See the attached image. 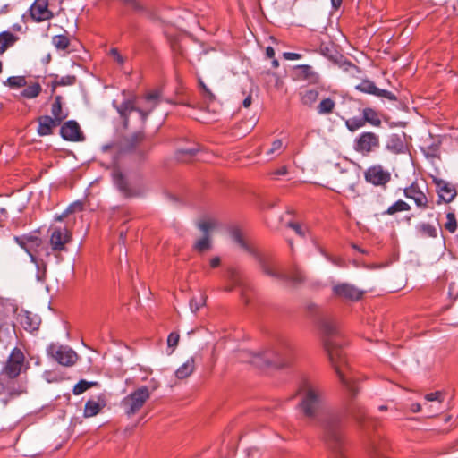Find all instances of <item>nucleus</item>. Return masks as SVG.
<instances>
[{"label":"nucleus","instance_id":"obj_1","mask_svg":"<svg viewBox=\"0 0 458 458\" xmlns=\"http://www.w3.org/2000/svg\"><path fill=\"white\" fill-rule=\"evenodd\" d=\"M322 330L326 335L324 346L335 373L343 386L345 387L350 398H354L359 392L356 386L358 378L347 364L338 343L335 337L338 336L339 327L336 322L326 320L322 323Z\"/></svg>","mask_w":458,"mask_h":458},{"label":"nucleus","instance_id":"obj_2","mask_svg":"<svg viewBox=\"0 0 458 458\" xmlns=\"http://www.w3.org/2000/svg\"><path fill=\"white\" fill-rule=\"evenodd\" d=\"M82 210L81 202H74L65 211L55 217V223L49 228V244L52 251L62 252L66 250V244L72 239V227L75 218L72 214Z\"/></svg>","mask_w":458,"mask_h":458},{"label":"nucleus","instance_id":"obj_3","mask_svg":"<svg viewBox=\"0 0 458 458\" xmlns=\"http://www.w3.org/2000/svg\"><path fill=\"white\" fill-rule=\"evenodd\" d=\"M299 394L301 397V411L306 417L314 418L323 403L322 388L314 382L306 381L301 386Z\"/></svg>","mask_w":458,"mask_h":458},{"label":"nucleus","instance_id":"obj_4","mask_svg":"<svg viewBox=\"0 0 458 458\" xmlns=\"http://www.w3.org/2000/svg\"><path fill=\"white\" fill-rule=\"evenodd\" d=\"M239 359L242 362H250L256 367L262 368L267 365L283 367L285 361L282 354L276 350H267L261 353L250 351H242L239 353Z\"/></svg>","mask_w":458,"mask_h":458},{"label":"nucleus","instance_id":"obj_5","mask_svg":"<svg viewBox=\"0 0 458 458\" xmlns=\"http://www.w3.org/2000/svg\"><path fill=\"white\" fill-rule=\"evenodd\" d=\"M150 397V391L147 386H140L126 395L121 402V406L128 416L136 414Z\"/></svg>","mask_w":458,"mask_h":458},{"label":"nucleus","instance_id":"obj_6","mask_svg":"<svg viewBox=\"0 0 458 458\" xmlns=\"http://www.w3.org/2000/svg\"><path fill=\"white\" fill-rule=\"evenodd\" d=\"M47 353L59 364L66 367L72 366L78 360V354L69 346L51 344L47 347Z\"/></svg>","mask_w":458,"mask_h":458},{"label":"nucleus","instance_id":"obj_7","mask_svg":"<svg viewBox=\"0 0 458 458\" xmlns=\"http://www.w3.org/2000/svg\"><path fill=\"white\" fill-rule=\"evenodd\" d=\"M262 271L272 277H275L276 279L289 282L293 285H298L304 282L305 276L299 268H294L291 273H286L283 270L277 269L272 265L269 264H263L262 265Z\"/></svg>","mask_w":458,"mask_h":458},{"label":"nucleus","instance_id":"obj_8","mask_svg":"<svg viewBox=\"0 0 458 458\" xmlns=\"http://www.w3.org/2000/svg\"><path fill=\"white\" fill-rule=\"evenodd\" d=\"M379 146V136L372 131L362 132L354 140V149L363 156L376 151Z\"/></svg>","mask_w":458,"mask_h":458},{"label":"nucleus","instance_id":"obj_9","mask_svg":"<svg viewBox=\"0 0 458 458\" xmlns=\"http://www.w3.org/2000/svg\"><path fill=\"white\" fill-rule=\"evenodd\" d=\"M358 178V174L354 169H342L333 175L334 187L332 189L337 192L346 189L353 190Z\"/></svg>","mask_w":458,"mask_h":458},{"label":"nucleus","instance_id":"obj_10","mask_svg":"<svg viewBox=\"0 0 458 458\" xmlns=\"http://www.w3.org/2000/svg\"><path fill=\"white\" fill-rule=\"evenodd\" d=\"M21 247L30 255L31 260L36 262L37 258H42L44 255L48 257L50 253L42 246V241L38 236H27L18 240Z\"/></svg>","mask_w":458,"mask_h":458},{"label":"nucleus","instance_id":"obj_11","mask_svg":"<svg viewBox=\"0 0 458 458\" xmlns=\"http://www.w3.org/2000/svg\"><path fill=\"white\" fill-rule=\"evenodd\" d=\"M24 354L19 348H14L8 357L4 368V373L10 378H15L21 371L24 363Z\"/></svg>","mask_w":458,"mask_h":458},{"label":"nucleus","instance_id":"obj_12","mask_svg":"<svg viewBox=\"0 0 458 458\" xmlns=\"http://www.w3.org/2000/svg\"><path fill=\"white\" fill-rule=\"evenodd\" d=\"M390 173L380 165H373L365 172L366 181L374 185H385L390 181Z\"/></svg>","mask_w":458,"mask_h":458},{"label":"nucleus","instance_id":"obj_13","mask_svg":"<svg viewBox=\"0 0 458 458\" xmlns=\"http://www.w3.org/2000/svg\"><path fill=\"white\" fill-rule=\"evenodd\" d=\"M31 18L37 22L50 20L53 13L48 9L47 0H35L30 9Z\"/></svg>","mask_w":458,"mask_h":458},{"label":"nucleus","instance_id":"obj_14","mask_svg":"<svg viewBox=\"0 0 458 458\" xmlns=\"http://www.w3.org/2000/svg\"><path fill=\"white\" fill-rule=\"evenodd\" d=\"M333 291L335 295L337 297L351 301H357L363 294V292L349 284H340L335 285Z\"/></svg>","mask_w":458,"mask_h":458},{"label":"nucleus","instance_id":"obj_15","mask_svg":"<svg viewBox=\"0 0 458 458\" xmlns=\"http://www.w3.org/2000/svg\"><path fill=\"white\" fill-rule=\"evenodd\" d=\"M356 89L364 93L386 98L389 100H396V97L392 92L378 89L376 87L374 82L369 80L362 81L359 85L356 86Z\"/></svg>","mask_w":458,"mask_h":458},{"label":"nucleus","instance_id":"obj_16","mask_svg":"<svg viewBox=\"0 0 458 458\" xmlns=\"http://www.w3.org/2000/svg\"><path fill=\"white\" fill-rule=\"evenodd\" d=\"M61 136L71 141H79L83 139L79 124L75 121L66 122L60 130Z\"/></svg>","mask_w":458,"mask_h":458},{"label":"nucleus","instance_id":"obj_17","mask_svg":"<svg viewBox=\"0 0 458 458\" xmlns=\"http://www.w3.org/2000/svg\"><path fill=\"white\" fill-rule=\"evenodd\" d=\"M403 194L406 198L412 199L418 208L422 209L428 208V198L424 192L420 190L418 185L413 183L411 186L405 188Z\"/></svg>","mask_w":458,"mask_h":458},{"label":"nucleus","instance_id":"obj_18","mask_svg":"<svg viewBox=\"0 0 458 458\" xmlns=\"http://www.w3.org/2000/svg\"><path fill=\"white\" fill-rule=\"evenodd\" d=\"M38 126L37 132L40 136H48L53 133V130L59 124L52 119L51 116L44 115L38 118Z\"/></svg>","mask_w":458,"mask_h":458},{"label":"nucleus","instance_id":"obj_19","mask_svg":"<svg viewBox=\"0 0 458 458\" xmlns=\"http://www.w3.org/2000/svg\"><path fill=\"white\" fill-rule=\"evenodd\" d=\"M112 177L114 184L117 186L119 191L125 196H134L136 193L129 186L125 177L118 169H114L112 172Z\"/></svg>","mask_w":458,"mask_h":458},{"label":"nucleus","instance_id":"obj_20","mask_svg":"<svg viewBox=\"0 0 458 458\" xmlns=\"http://www.w3.org/2000/svg\"><path fill=\"white\" fill-rule=\"evenodd\" d=\"M106 406L104 398L98 397L97 400L89 399L86 403L83 411V416L85 418H90L96 416L100 411Z\"/></svg>","mask_w":458,"mask_h":458},{"label":"nucleus","instance_id":"obj_21","mask_svg":"<svg viewBox=\"0 0 458 458\" xmlns=\"http://www.w3.org/2000/svg\"><path fill=\"white\" fill-rule=\"evenodd\" d=\"M437 185L438 188L439 198L441 199H443L445 203H450L454 200L456 196V190L452 184L439 180L437 182Z\"/></svg>","mask_w":458,"mask_h":458},{"label":"nucleus","instance_id":"obj_22","mask_svg":"<svg viewBox=\"0 0 458 458\" xmlns=\"http://www.w3.org/2000/svg\"><path fill=\"white\" fill-rule=\"evenodd\" d=\"M51 114L52 119H54V121H55L59 125L68 117V112L62 106L61 96L55 97L54 102L51 106Z\"/></svg>","mask_w":458,"mask_h":458},{"label":"nucleus","instance_id":"obj_23","mask_svg":"<svg viewBox=\"0 0 458 458\" xmlns=\"http://www.w3.org/2000/svg\"><path fill=\"white\" fill-rule=\"evenodd\" d=\"M340 426V420L337 416H331L328 418L326 423V430L327 434V437L334 441L338 443L341 439V435L338 432V428Z\"/></svg>","mask_w":458,"mask_h":458},{"label":"nucleus","instance_id":"obj_24","mask_svg":"<svg viewBox=\"0 0 458 458\" xmlns=\"http://www.w3.org/2000/svg\"><path fill=\"white\" fill-rule=\"evenodd\" d=\"M195 358L190 357L182 366L175 371V377L178 379H185L189 377L195 370Z\"/></svg>","mask_w":458,"mask_h":458},{"label":"nucleus","instance_id":"obj_25","mask_svg":"<svg viewBox=\"0 0 458 458\" xmlns=\"http://www.w3.org/2000/svg\"><path fill=\"white\" fill-rule=\"evenodd\" d=\"M298 76L309 81L310 83H318L319 81L318 73L310 65H298L296 67Z\"/></svg>","mask_w":458,"mask_h":458},{"label":"nucleus","instance_id":"obj_26","mask_svg":"<svg viewBox=\"0 0 458 458\" xmlns=\"http://www.w3.org/2000/svg\"><path fill=\"white\" fill-rule=\"evenodd\" d=\"M197 226L203 234L210 235V233L218 226V221L212 216H204L198 221Z\"/></svg>","mask_w":458,"mask_h":458},{"label":"nucleus","instance_id":"obj_27","mask_svg":"<svg viewBox=\"0 0 458 458\" xmlns=\"http://www.w3.org/2000/svg\"><path fill=\"white\" fill-rule=\"evenodd\" d=\"M17 39L18 38L9 31L0 33V55L4 53L8 47L13 46Z\"/></svg>","mask_w":458,"mask_h":458},{"label":"nucleus","instance_id":"obj_28","mask_svg":"<svg viewBox=\"0 0 458 458\" xmlns=\"http://www.w3.org/2000/svg\"><path fill=\"white\" fill-rule=\"evenodd\" d=\"M24 89L21 92V96L25 98H35L42 90L41 85L38 82L27 83V86L23 87Z\"/></svg>","mask_w":458,"mask_h":458},{"label":"nucleus","instance_id":"obj_29","mask_svg":"<svg viewBox=\"0 0 458 458\" xmlns=\"http://www.w3.org/2000/svg\"><path fill=\"white\" fill-rule=\"evenodd\" d=\"M159 92L158 91H153V92H150L148 93L147 96H146V102L150 104L149 105V107H148V110L147 112L143 111L142 109H138V112L140 113V114L141 115L142 119L145 120L148 116V114L154 109V107L157 106V99L159 98Z\"/></svg>","mask_w":458,"mask_h":458},{"label":"nucleus","instance_id":"obj_30","mask_svg":"<svg viewBox=\"0 0 458 458\" xmlns=\"http://www.w3.org/2000/svg\"><path fill=\"white\" fill-rule=\"evenodd\" d=\"M335 107V102L330 98H326L318 105L317 112L321 115L330 114L333 113Z\"/></svg>","mask_w":458,"mask_h":458},{"label":"nucleus","instance_id":"obj_31","mask_svg":"<svg viewBox=\"0 0 458 458\" xmlns=\"http://www.w3.org/2000/svg\"><path fill=\"white\" fill-rule=\"evenodd\" d=\"M363 118L365 120V123H369V124L378 127L381 125V120L378 116V114L372 108H364L362 111Z\"/></svg>","mask_w":458,"mask_h":458},{"label":"nucleus","instance_id":"obj_32","mask_svg":"<svg viewBox=\"0 0 458 458\" xmlns=\"http://www.w3.org/2000/svg\"><path fill=\"white\" fill-rule=\"evenodd\" d=\"M319 93L316 89H307L301 93V101L304 106H311L318 99Z\"/></svg>","mask_w":458,"mask_h":458},{"label":"nucleus","instance_id":"obj_33","mask_svg":"<svg viewBox=\"0 0 458 458\" xmlns=\"http://www.w3.org/2000/svg\"><path fill=\"white\" fill-rule=\"evenodd\" d=\"M410 209H411V206L407 202H405L402 199H399L396 202H394L393 205H391L384 212V214L393 216L398 212L409 211Z\"/></svg>","mask_w":458,"mask_h":458},{"label":"nucleus","instance_id":"obj_34","mask_svg":"<svg viewBox=\"0 0 458 458\" xmlns=\"http://www.w3.org/2000/svg\"><path fill=\"white\" fill-rule=\"evenodd\" d=\"M194 250L199 252H203L211 249V237L210 235L203 234V237L197 240L194 243Z\"/></svg>","mask_w":458,"mask_h":458},{"label":"nucleus","instance_id":"obj_35","mask_svg":"<svg viewBox=\"0 0 458 458\" xmlns=\"http://www.w3.org/2000/svg\"><path fill=\"white\" fill-rule=\"evenodd\" d=\"M363 117H352L345 121V126L350 131H355L365 125Z\"/></svg>","mask_w":458,"mask_h":458},{"label":"nucleus","instance_id":"obj_36","mask_svg":"<svg viewBox=\"0 0 458 458\" xmlns=\"http://www.w3.org/2000/svg\"><path fill=\"white\" fill-rule=\"evenodd\" d=\"M418 230L421 235L426 237L436 238L437 236L436 227L430 224L422 223L418 225Z\"/></svg>","mask_w":458,"mask_h":458},{"label":"nucleus","instance_id":"obj_37","mask_svg":"<svg viewBox=\"0 0 458 458\" xmlns=\"http://www.w3.org/2000/svg\"><path fill=\"white\" fill-rule=\"evenodd\" d=\"M5 85L12 89L23 88L27 86V81L24 76H12L7 79Z\"/></svg>","mask_w":458,"mask_h":458},{"label":"nucleus","instance_id":"obj_38","mask_svg":"<svg viewBox=\"0 0 458 458\" xmlns=\"http://www.w3.org/2000/svg\"><path fill=\"white\" fill-rule=\"evenodd\" d=\"M52 44L58 50H65L70 45V40L64 35H56L52 38Z\"/></svg>","mask_w":458,"mask_h":458},{"label":"nucleus","instance_id":"obj_39","mask_svg":"<svg viewBox=\"0 0 458 458\" xmlns=\"http://www.w3.org/2000/svg\"><path fill=\"white\" fill-rule=\"evenodd\" d=\"M96 385L97 382H89L87 380L81 379L74 386L72 393L75 395H80L85 391H87L89 388Z\"/></svg>","mask_w":458,"mask_h":458},{"label":"nucleus","instance_id":"obj_40","mask_svg":"<svg viewBox=\"0 0 458 458\" xmlns=\"http://www.w3.org/2000/svg\"><path fill=\"white\" fill-rule=\"evenodd\" d=\"M386 148L395 153L402 151L403 145L397 135H392L386 144Z\"/></svg>","mask_w":458,"mask_h":458},{"label":"nucleus","instance_id":"obj_41","mask_svg":"<svg viewBox=\"0 0 458 458\" xmlns=\"http://www.w3.org/2000/svg\"><path fill=\"white\" fill-rule=\"evenodd\" d=\"M206 295L200 293L199 296L192 297L190 301V307L192 312H197L200 307L204 306L206 303Z\"/></svg>","mask_w":458,"mask_h":458},{"label":"nucleus","instance_id":"obj_42","mask_svg":"<svg viewBox=\"0 0 458 458\" xmlns=\"http://www.w3.org/2000/svg\"><path fill=\"white\" fill-rule=\"evenodd\" d=\"M231 238L241 248L249 250V247L245 242L242 232L238 228H233L231 230Z\"/></svg>","mask_w":458,"mask_h":458},{"label":"nucleus","instance_id":"obj_43","mask_svg":"<svg viewBox=\"0 0 458 458\" xmlns=\"http://www.w3.org/2000/svg\"><path fill=\"white\" fill-rule=\"evenodd\" d=\"M198 150L196 148H183L177 151V159L181 162H187Z\"/></svg>","mask_w":458,"mask_h":458},{"label":"nucleus","instance_id":"obj_44","mask_svg":"<svg viewBox=\"0 0 458 458\" xmlns=\"http://www.w3.org/2000/svg\"><path fill=\"white\" fill-rule=\"evenodd\" d=\"M425 399L428 402H435L437 403V411L440 410V404L444 400V394L442 392L437 391L434 393H429L425 395Z\"/></svg>","mask_w":458,"mask_h":458},{"label":"nucleus","instance_id":"obj_45","mask_svg":"<svg viewBox=\"0 0 458 458\" xmlns=\"http://www.w3.org/2000/svg\"><path fill=\"white\" fill-rule=\"evenodd\" d=\"M447 221L445 224V228L451 233H454L457 229V221L454 213H447Z\"/></svg>","mask_w":458,"mask_h":458},{"label":"nucleus","instance_id":"obj_46","mask_svg":"<svg viewBox=\"0 0 458 458\" xmlns=\"http://www.w3.org/2000/svg\"><path fill=\"white\" fill-rule=\"evenodd\" d=\"M139 108H135L133 103L130 100L125 101L122 103L118 108L117 111L120 113L122 116H126L128 114H130L131 111L137 110Z\"/></svg>","mask_w":458,"mask_h":458},{"label":"nucleus","instance_id":"obj_47","mask_svg":"<svg viewBox=\"0 0 458 458\" xmlns=\"http://www.w3.org/2000/svg\"><path fill=\"white\" fill-rule=\"evenodd\" d=\"M348 410H349V412L352 414V416L358 422H360V415L363 412L362 407L358 403H350Z\"/></svg>","mask_w":458,"mask_h":458},{"label":"nucleus","instance_id":"obj_48","mask_svg":"<svg viewBox=\"0 0 458 458\" xmlns=\"http://www.w3.org/2000/svg\"><path fill=\"white\" fill-rule=\"evenodd\" d=\"M180 335L176 332H172L167 338L168 347L174 348L177 346L179 343Z\"/></svg>","mask_w":458,"mask_h":458},{"label":"nucleus","instance_id":"obj_49","mask_svg":"<svg viewBox=\"0 0 458 458\" xmlns=\"http://www.w3.org/2000/svg\"><path fill=\"white\" fill-rule=\"evenodd\" d=\"M228 276H229V280H230L232 285L226 287L225 290L226 291H232L233 286L239 284V279L237 277L236 272L234 270H233V269L228 271Z\"/></svg>","mask_w":458,"mask_h":458},{"label":"nucleus","instance_id":"obj_50","mask_svg":"<svg viewBox=\"0 0 458 458\" xmlns=\"http://www.w3.org/2000/svg\"><path fill=\"white\" fill-rule=\"evenodd\" d=\"M283 148V141L281 140H276L272 142L270 149L267 152V155L275 154Z\"/></svg>","mask_w":458,"mask_h":458},{"label":"nucleus","instance_id":"obj_51","mask_svg":"<svg viewBox=\"0 0 458 458\" xmlns=\"http://www.w3.org/2000/svg\"><path fill=\"white\" fill-rule=\"evenodd\" d=\"M287 225H288L290 228H292L293 230H294V232H295L298 235H300V236H301V237L305 236L306 229H303V228L301 227V225H299V224H297V223H293V222H289V223L287 224Z\"/></svg>","mask_w":458,"mask_h":458},{"label":"nucleus","instance_id":"obj_52","mask_svg":"<svg viewBox=\"0 0 458 458\" xmlns=\"http://www.w3.org/2000/svg\"><path fill=\"white\" fill-rule=\"evenodd\" d=\"M110 55L119 64H123L124 63V58L119 54L116 48H112L110 50Z\"/></svg>","mask_w":458,"mask_h":458},{"label":"nucleus","instance_id":"obj_53","mask_svg":"<svg viewBox=\"0 0 458 458\" xmlns=\"http://www.w3.org/2000/svg\"><path fill=\"white\" fill-rule=\"evenodd\" d=\"M283 56L286 60H298L301 57V55L298 53H293V52H284L283 54Z\"/></svg>","mask_w":458,"mask_h":458},{"label":"nucleus","instance_id":"obj_54","mask_svg":"<svg viewBox=\"0 0 458 458\" xmlns=\"http://www.w3.org/2000/svg\"><path fill=\"white\" fill-rule=\"evenodd\" d=\"M29 320H30L29 316H26V317H25L24 321H22V324L24 325V327H25L26 328L28 327L30 330H35V329H37V328H38V324L37 322H35V323H31V322H30Z\"/></svg>","mask_w":458,"mask_h":458},{"label":"nucleus","instance_id":"obj_55","mask_svg":"<svg viewBox=\"0 0 458 458\" xmlns=\"http://www.w3.org/2000/svg\"><path fill=\"white\" fill-rule=\"evenodd\" d=\"M248 456H260L262 455L260 450L257 447H250L247 450Z\"/></svg>","mask_w":458,"mask_h":458},{"label":"nucleus","instance_id":"obj_56","mask_svg":"<svg viewBox=\"0 0 458 458\" xmlns=\"http://www.w3.org/2000/svg\"><path fill=\"white\" fill-rule=\"evenodd\" d=\"M454 447H455V444H452V445L443 448V450L439 453V454L440 455L450 454H451L450 450L454 449Z\"/></svg>","mask_w":458,"mask_h":458},{"label":"nucleus","instance_id":"obj_57","mask_svg":"<svg viewBox=\"0 0 458 458\" xmlns=\"http://www.w3.org/2000/svg\"><path fill=\"white\" fill-rule=\"evenodd\" d=\"M220 258L219 257H214L210 259V267H216L220 265Z\"/></svg>","mask_w":458,"mask_h":458},{"label":"nucleus","instance_id":"obj_58","mask_svg":"<svg viewBox=\"0 0 458 458\" xmlns=\"http://www.w3.org/2000/svg\"><path fill=\"white\" fill-rule=\"evenodd\" d=\"M411 411L415 413L420 412L421 411V405L418 403H412L411 405Z\"/></svg>","mask_w":458,"mask_h":458},{"label":"nucleus","instance_id":"obj_59","mask_svg":"<svg viewBox=\"0 0 458 458\" xmlns=\"http://www.w3.org/2000/svg\"><path fill=\"white\" fill-rule=\"evenodd\" d=\"M266 55L268 57V58H274L275 56V50L272 47H267L266 48Z\"/></svg>","mask_w":458,"mask_h":458},{"label":"nucleus","instance_id":"obj_60","mask_svg":"<svg viewBox=\"0 0 458 458\" xmlns=\"http://www.w3.org/2000/svg\"><path fill=\"white\" fill-rule=\"evenodd\" d=\"M287 174V168L286 166H282L281 168L275 171L274 174L276 175H285Z\"/></svg>","mask_w":458,"mask_h":458},{"label":"nucleus","instance_id":"obj_61","mask_svg":"<svg viewBox=\"0 0 458 458\" xmlns=\"http://www.w3.org/2000/svg\"><path fill=\"white\" fill-rule=\"evenodd\" d=\"M203 92H204L205 96L207 98H208L209 99H213L214 98L213 93L210 91V89L208 87H205L203 89Z\"/></svg>","mask_w":458,"mask_h":458},{"label":"nucleus","instance_id":"obj_62","mask_svg":"<svg viewBox=\"0 0 458 458\" xmlns=\"http://www.w3.org/2000/svg\"><path fill=\"white\" fill-rule=\"evenodd\" d=\"M244 107L248 108L251 105V96L249 95L242 102Z\"/></svg>","mask_w":458,"mask_h":458},{"label":"nucleus","instance_id":"obj_63","mask_svg":"<svg viewBox=\"0 0 458 458\" xmlns=\"http://www.w3.org/2000/svg\"><path fill=\"white\" fill-rule=\"evenodd\" d=\"M135 143L140 142L143 140V134L141 132H139L135 134L132 138Z\"/></svg>","mask_w":458,"mask_h":458},{"label":"nucleus","instance_id":"obj_64","mask_svg":"<svg viewBox=\"0 0 458 458\" xmlns=\"http://www.w3.org/2000/svg\"><path fill=\"white\" fill-rule=\"evenodd\" d=\"M331 3H332V5L335 9H337L338 7H340L341 4H342V0H331Z\"/></svg>","mask_w":458,"mask_h":458}]
</instances>
